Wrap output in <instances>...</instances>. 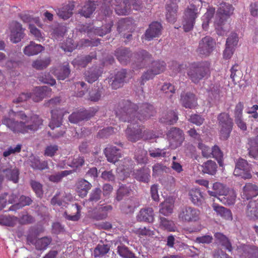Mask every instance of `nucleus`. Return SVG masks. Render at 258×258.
I'll return each instance as SVG.
<instances>
[{
  "mask_svg": "<svg viewBox=\"0 0 258 258\" xmlns=\"http://www.w3.org/2000/svg\"><path fill=\"white\" fill-rule=\"evenodd\" d=\"M154 113L153 105L144 103L139 108L128 100L120 103L119 108L116 111V116L119 120L131 123L125 130V134L127 139L133 142L143 139L144 127L139 125L138 121H144L153 116Z\"/></svg>",
  "mask_w": 258,
  "mask_h": 258,
  "instance_id": "f257e3e1",
  "label": "nucleus"
},
{
  "mask_svg": "<svg viewBox=\"0 0 258 258\" xmlns=\"http://www.w3.org/2000/svg\"><path fill=\"white\" fill-rule=\"evenodd\" d=\"M9 117L5 116L2 122L15 134H26L37 131L42 124V120L36 114L27 115L22 111L11 109Z\"/></svg>",
  "mask_w": 258,
  "mask_h": 258,
  "instance_id": "f03ea898",
  "label": "nucleus"
},
{
  "mask_svg": "<svg viewBox=\"0 0 258 258\" xmlns=\"http://www.w3.org/2000/svg\"><path fill=\"white\" fill-rule=\"evenodd\" d=\"M189 79L195 84H198L210 75V64L207 61H197L191 63L187 70Z\"/></svg>",
  "mask_w": 258,
  "mask_h": 258,
  "instance_id": "7ed1b4c3",
  "label": "nucleus"
},
{
  "mask_svg": "<svg viewBox=\"0 0 258 258\" xmlns=\"http://www.w3.org/2000/svg\"><path fill=\"white\" fill-rule=\"evenodd\" d=\"M220 128V137L222 140H226L230 136L233 127L232 119L228 113L222 112L217 117Z\"/></svg>",
  "mask_w": 258,
  "mask_h": 258,
  "instance_id": "20e7f679",
  "label": "nucleus"
},
{
  "mask_svg": "<svg viewBox=\"0 0 258 258\" xmlns=\"http://www.w3.org/2000/svg\"><path fill=\"white\" fill-rule=\"evenodd\" d=\"M200 211L191 206H183L181 207L178 212V218L183 222H195L199 220Z\"/></svg>",
  "mask_w": 258,
  "mask_h": 258,
  "instance_id": "39448f33",
  "label": "nucleus"
},
{
  "mask_svg": "<svg viewBox=\"0 0 258 258\" xmlns=\"http://www.w3.org/2000/svg\"><path fill=\"white\" fill-rule=\"evenodd\" d=\"M199 14V8L194 5H190L186 9L182 22L184 31L189 32L192 29L195 20L198 17Z\"/></svg>",
  "mask_w": 258,
  "mask_h": 258,
  "instance_id": "423d86ee",
  "label": "nucleus"
},
{
  "mask_svg": "<svg viewBox=\"0 0 258 258\" xmlns=\"http://www.w3.org/2000/svg\"><path fill=\"white\" fill-rule=\"evenodd\" d=\"M215 46V40L209 36H206L199 41L197 52L201 57H207L212 53Z\"/></svg>",
  "mask_w": 258,
  "mask_h": 258,
  "instance_id": "0eeeda50",
  "label": "nucleus"
},
{
  "mask_svg": "<svg viewBox=\"0 0 258 258\" xmlns=\"http://www.w3.org/2000/svg\"><path fill=\"white\" fill-rule=\"evenodd\" d=\"M142 8L141 0H123L119 5L115 8V12L118 15H128L132 9L140 10Z\"/></svg>",
  "mask_w": 258,
  "mask_h": 258,
  "instance_id": "6e6552de",
  "label": "nucleus"
},
{
  "mask_svg": "<svg viewBox=\"0 0 258 258\" xmlns=\"http://www.w3.org/2000/svg\"><path fill=\"white\" fill-rule=\"evenodd\" d=\"M250 169V166L247 161L240 158L235 162V167L233 174L235 176H240L244 179H250L252 177Z\"/></svg>",
  "mask_w": 258,
  "mask_h": 258,
  "instance_id": "1a4fd4ad",
  "label": "nucleus"
},
{
  "mask_svg": "<svg viewBox=\"0 0 258 258\" xmlns=\"http://www.w3.org/2000/svg\"><path fill=\"white\" fill-rule=\"evenodd\" d=\"M170 146L175 149L180 146L184 140V134L179 128L172 127L167 133Z\"/></svg>",
  "mask_w": 258,
  "mask_h": 258,
  "instance_id": "9d476101",
  "label": "nucleus"
},
{
  "mask_svg": "<svg viewBox=\"0 0 258 258\" xmlns=\"http://www.w3.org/2000/svg\"><path fill=\"white\" fill-rule=\"evenodd\" d=\"M97 109L91 108L89 110H81L79 111L72 113L69 117V120L72 123H77L85 119H88L93 116Z\"/></svg>",
  "mask_w": 258,
  "mask_h": 258,
  "instance_id": "9b49d317",
  "label": "nucleus"
},
{
  "mask_svg": "<svg viewBox=\"0 0 258 258\" xmlns=\"http://www.w3.org/2000/svg\"><path fill=\"white\" fill-rule=\"evenodd\" d=\"M162 29V27L160 23L153 22L149 25L142 38L150 41L154 38L158 37L161 34Z\"/></svg>",
  "mask_w": 258,
  "mask_h": 258,
  "instance_id": "f8f14e48",
  "label": "nucleus"
},
{
  "mask_svg": "<svg viewBox=\"0 0 258 258\" xmlns=\"http://www.w3.org/2000/svg\"><path fill=\"white\" fill-rule=\"evenodd\" d=\"M135 60L133 68L140 69L145 67L151 61V55L145 50L136 52L134 55Z\"/></svg>",
  "mask_w": 258,
  "mask_h": 258,
  "instance_id": "ddd939ff",
  "label": "nucleus"
},
{
  "mask_svg": "<svg viewBox=\"0 0 258 258\" xmlns=\"http://www.w3.org/2000/svg\"><path fill=\"white\" fill-rule=\"evenodd\" d=\"M11 33L10 40L14 43L19 42L24 36V30L22 25L17 22H14L11 25Z\"/></svg>",
  "mask_w": 258,
  "mask_h": 258,
  "instance_id": "4468645a",
  "label": "nucleus"
},
{
  "mask_svg": "<svg viewBox=\"0 0 258 258\" xmlns=\"http://www.w3.org/2000/svg\"><path fill=\"white\" fill-rule=\"evenodd\" d=\"M126 75V71L122 69L117 71L113 76L111 77L110 81L111 82V86L112 89H117L121 87L125 82Z\"/></svg>",
  "mask_w": 258,
  "mask_h": 258,
  "instance_id": "2eb2a0df",
  "label": "nucleus"
},
{
  "mask_svg": "<svg viewBox=\"0 0 258 258\" xmlns=\"http://www.w3.org/2000/svg\"><path fill=\"white\" fill-rule=\"evenodd\" d=\"M137 220L139 222L153 223L154 220V213L153 209L147 207L141 209L136 217Z\"/></svg>",
  "mask_w": 258,
  "mask_h": 258,
  "instance_id": "dca6fc26",
  "label": "nucleus"
},
{
  "mask_svg": "<svg viewBox=\"0 0 258 258\" xmlns=\"http://www.w3.org/2000/svg\"><path fill=\"white\" fill-rule=\"evenodd\" d=\"M104 153L107 161L110 163H115L118 162L119 158L121 157L119 149L112 146L105 148Z\"/></svg>",
  "mask_w": 258,
  "mask_h": 258,
  "instance_id": "f3484780",
  "label": "nucleus"
},
{
  "mask_svg": "<svg viewBox=\"0 0 258 258\" xmlns=\"http://www.w3.org/2000/svg\"><path fill=\"white\" fill-rule=\"evenodd\" d=\"M258 195V186L252 183H247L243 187L242 198L248 200Z\"/></svg>",
  "mask_w": 258,
  "mask_h": 258,
  "instance_id": "a211bd4d",
  "label": "nucleus"
},
{
  "mask_svg": "<svg viewBox=\"0 0 258 258\" xmlns=\"http://www.w3.org/2000/svg\"><path fill=\"white\" fill-rule=\"evenodd\" d=\"M140 205L139 201L138 199L135 197L125 200L120 205L121 210L125 213H130L134 212L135 209Z\"/></svg>",
  "mask_w": 258,
  "mask_h": 258,
  "instance_id": "6ab92c4d",
  "label": "nucleus"
},
{
  "mask_svg": "<svg viewBox=\"0 0 258 258\" xmlns=\"http://www.w3.org/2000/svg\"><path fill=\"white\" fill-rule=\"evenodd\" d=\"M51 89L46 86L36 87L34 90L32 96L33 100L35 102H39L44 98L50 96Z\"/></svg>",
  "mask_w": 258,
  "mask_h": 258,
  "instance_id": "aec40b11",
  "label": "nucleus"
},
{
  "mask_svg": "<svg viewBox=\"0 0 258 258\" xmlns=\"http://www.w3.org/2000/svg\"><path fill=\"white\" fill-rule=\"evenodd\" d=\"M233 8L231 5L226 3H222L220 4L216 16V18H221V20H225L226 17L233 13Z\"/></svg>",
  "mask_w": 258,
  "mask_h": 258,
  "instance_id": "412c9836",
  "label": "nucleus"
},
{
  "mask_svg": "<svg viewBox=\"0 0 258 258\" xmlns=\"http://www.w3.org/2000/svg\"><path fill=\"white\" fill-rule=\"evenodd\" d=\"M112 210V207L109 205H99L94 213L93 218L96 220H101L107 217L108 213Z\"/></svg>",
  "mask_w": 258,
  "mask_h": 258,
  "instance_id": "4be33fe9",
  "label": "nucleus"
},
{
  "mask_svg": "<svg viewBox=\"0 0 258 258\" xmlns=\"http://www.w3.org/2000/svg\"><path fill=\"white\" fill-rule=\"evenodd\" d=\"M68 113L61 110H51V119L49 124V127L52 130L59 127L62 123L63 116Z\"/></svg>",
  "mask_w": 258,
  "mask_h": 258,
  "instance_id": "5701e85b",
  "label": "nucleus"
},
{
  "mask_svg": "<svg viewBox=\"0 0 258 258\" xmlns=\"http://www.w3.org/2000/svg\"><path fill=\"white\" fill-rule=\"evenodd\" d=\"M180 101L182 105L186 108H193L197 105L196 96L191 93L181 94Z\"/></svg>",
  "mask_w": 258,
  "mask_h": 258,
  "instance_id": "b1692460",
  "label": "nucleus"
},
{
  "mask_svg": "<svg viewBox=\"0 0 258 258\" xmlns=\"http://www.w3.org/2000/svg\"><path fill=\"white\" fill-rule=\"evenodd\" d=\"M115 55L120 63L126 64L130 60L132 53L127 48H119L115 51Z\"/></svg>",
  "mask_w": 258,
  "mask_h": 258,
  "instance_id": "393cba45",
  "label": "nucleus"
},
{
  "mask_svg": "<svg viewBox=\"0 0 258 258\" xmlns=\"http://www.w3.org/2000/svg\"><path fill=\"white\" fill-rule=\"evenodd\" d=\"M92 187L91 184L85 179H81L76 183V190L80 197H86Z\"/></svg>",
  "mask_w": 258,
  "mask_h": 258,
  "instance_id": "a878e982",
  "label": "nucleus"
},
{
  "mask_svg": "<svg viewBox=\"0 0 258 258\" xmlns=\"http://www.w3.org/2000/svg\"><path fill=\"white\" fill-rule=\"evenodd\" d=\"M241 258H258V247L253 245H244L241 249Z\"/></svg>",
  "mask_w": 258,
  "mask_h": 258,
  "instance_id": "bb28decb",
  "label": "nucleus"
},
{
  "mask_svg": "<svg viewBox=\"0 0 258 258\" xmlns=\"http://www.w3.org/2000/svg\"><path fill=\"white\" fill-rule=\"evenodd\" d=\"M236 195L233 190H226L225 194L217 197V199L225 205H232L235 202Z\"/></svg>",
  "mask_w": 258,
  "mask_h": 258,
  "instance_id": "cd10ccee",
  "label": "nucleus"
},
{
  "mask_svg": "<svg viewBox=\"0 0 258 258\" xmlns=\"http://www.w3.org/2000/svg\"><path fill=\"white\" fill-rule=\"evenodd\" d=\"M74 7V2H70L61 8L58 9L57 14L61 19L67 20L72 16Z\"/></svg>",
  "mask_w": 258,
  "mask_h": 258,
  "instance_id": "c85d7f7f",
  "label": "nucleus"
},
{
  "mask_svg": "<svg viewBox=\"0 0 258 258\" xmlns=\"http://www.w3.org/2000/svg\"><path fill=\"white\" fill-rule=\"evenodd\" d=\"M256 131L257 134L256 137L249 139L248 142V154L253 158L258 157V128Z\"/></svg>",
  "mask_w": 258,
  "mask_h": 258,
  "instance_id": "c756f323",
  "label": "nucleus"
},
{
  "mask_svg": "<svg viewBox=\"0 0 258 258\" xmlns=\"http://www.w3.org/2000/svg\"><path fill=\"white\" fill-rule=\"evenodd\" d=\"M212 207L213 210L218 215H219L227 220L232 219V213L230 210L221 206L216 203H213Z\"/></svg>",
  "mask_w": 258,
  "mask_h": 258,
  "instance_id": "7c9ffc66",
  "label": "nucleus"
},
{
  "mask_svg": "<svg viewBox=\"0 0 258 258\" xmlns=\"http://www.w3.org/2000/svg\"><path fill=\"white\" fill-rule=\"evenodd\" d=\"M178 7L176 3L170 2L166 6V19L170 23H174L176 19V13Z\"/></svg>",
  "mask_w": 258,
  "mask_h": 258,
  "instance_id": "2f4dec72",
  "label": "nucleus"
},
{
  "mask_svg": "<svg viewBox=\"0 0 258 258\" xmlns=\"http://www.w3.org/2000/svg\"><path fill=\"white\" fill-rule=\"evenodd\" d=\"M134 177L138 180L144 182H148L150 180V170L148 168H141L135 170Z\"/></svg>",
  "mask_w": 258,
  "mask_h": 258,
  "instance_id": "473e14b6",
  "label": "nucleus"
},
{
  "mask_svg": "<svg viewBox=\"0 0 258 258\" xmlns=\"http://www.w3.org/2000/svg\"><path fill=\"white\" fill-rule=\"evenodd\" d=\"M30 165L34 169L42 170L48 168L46 161H40L39 157L32 156L29 158Z\"/></svg>",
  "mask_w": 258,
  "mask_h": 258,
  "instance_id": "72a5a7b5",
  "label": "nucleus"
},
{
  "mask_svg": "<svg viewBox=\"0 0 258 258\" xmlns=\"http://www.w3.org/2000/svg\"><path fill=\"white\" fill-rule=\"evenodd\" d=\"M209 98L212 101L218 100L221 97L220 86L218 84H211L207 88Z\"/></svg>",
  "mask_w": 258,
  "mask_h": 258,
  "instance_id": "f704fd0d",
  "label": "nucleus"
},
{
  "mask_svg": "<svg viewBox=\"0 0 258 258\" xmlns=\"http://www.w3.org/2000/svg\"><path fill=\"white\" fill-rule=\"evenodd\" d=\"M246 214L250 219H258V203L256 201H250L247 206Z\"/></svg>",
  "mask_w": 258,
  "mask_h": 258,
  "instance_id": "c9c22d12",
  "label": "nucleus"
},
{
  "mask_svg": "<svg viewBox=\"0 0 258 258\" xmlns=\"http://www.w3.org/2000/svg\"><path fill=\"white\" fill-rule=\"evenodd\" d=\"M216 241L217 243L221 245L229 251H231L232 247L229 239L223 234L220 232H217L214 235Z\"/></svg>",
  "mask_w": 258,
  "mask_h": 258,
  "instance_id": "e433bc0d",
  "label": "nucleus"
},
{
  "mask_svg": "<svg viewBox=\"0 0 258 258\" xmlns=\"http://www.w3.org/2000/svg\"><path fill=\"white\" fill-rule=\"evenodd\" d=\"M43 49L44 47L41 45L32 41L29 45L25 47L24 53L28 56L34 55L41 52Z\"/></svg>",
  "mask_w": 258,
  "mask_h": 258,
  "instance_id": "4c0bfd02",
  "label": "nucleus"
},
{
  "mask_svg": "<svg viewBox=\"0 0 258 258\" xmlns=\"http://www.w3.org/2000/svg\"><path fill=\"white\" fill-rule=\"evenodd\" d=\"M96 4L95 3V1L89 0L87 2L84 6L82 7L79 13L86 18H89L93 14L95 10Z\"/></svg>",
  "mask_w": 258,
  "mask_h": 258,
  "instance_id": "58836bf2",
  "label": "nucleus"
},
{
  "mask_svg": "<svg viewBox=\"0 0 258 258\" xmlns=\"http://www.w3.org/2000/svg\"><path fill=\"white\" fill-rule=\"evenodd\" d=\"M189 199L191 202L198 206L202 205L204 198L200 190L198 189H191L189 192Z\"/></svg>",
  "mask_w": 258,
  "mask_h": 258,
  "instance_id": "ea45409f",
  "label": "nucleus"
},
{
  "mask_svg": "<svg viewBox=\"0 0 258 258\" xmlns=\"http://www.w3.org/2000/svg\"><path fill=\"white\" fill-rule=\"evenodd\" d=\"M212 188L213 191L208 190V192L210 196L217 198L222 195L225 194L227 188L223 184L220 182H215L213 183Z\"/></svg>",
  "mask_w": 258,
  "mask_h": 258,
  "instance_id": "a19ab883",
  "label": "nucleus"
},
{
  "mask_svg": "<svg viewBox=\"0 0 258 258\" xmlns=\"http://www.w3.org/2000/svg\"><path fill=\"white\" fill-rule=\"evenodd\" d=\"M178 120L177 113L172 110H170L162 115L160 118V121L168 125L175 123Z\"/></svg>",
  "mask_w": 258,
  "mask_h": 258,
  "instance_id": "79ce46f5",
  "label": "nucleus"
},
{
  "mask_svg": "<svg viewBox=\"0 0 258 258\" xmlns=\"http://www.w3.org/2000/svg\"><path fill=\"white\" fill-rule=\"evenodd\" d=\"M51 237L44 236L37 239L35 241V247L37 250H44L51 242Z\"/></svg>",
  "mask_w": 258,
  "mask_h": 258,
  "instance_id": "37998d69",
  "label": "nucleus"
},
{
  "mask_svg": "<svg viewBox=\"0 0 258 258\" xmlns=\"http://www.w3.org/2000/svg\"><path fill=\"white\" fill-rule=\"evenodd\" d=\"M131 191L132 189L130 187L126 185H121L116 191V196L115 198V200L117 202L121 201L129 196Z\"/></svg>",
  "mask_w": 258,
  "mask_h": 258,
  "instance_id": "c03bdc74",
  "label": "nucleus"
},
{
  "mask_svg": "<svg viewBox=\"0 0 258 258\" xmlns=\"http://www.w3.org/2000/svg\"><path fill=\"white\" fill-rule=\"evenodd\" d=\"M3 172L6 177L9 180L13 181L14 183L18 182L19 180V171L16 168L14 169H3Z\"/></svg>",
  "mask_w": 258,
  "mask_h": 258,
  "instance_id": "a18cd8bd",
  "label": "nucleus"
},
{
  "mask_svg": "<svg viewBox=\"0 0 258 258\" xmlns=\"http://www.w3.org/2000/svg\"><path fill=\"white\" fill-rule=\"evenodd\" d=\"M32 202V200L28 197H26L24 196H22L19 198V203L12 206L10 208V210L11 211H15L17 209H19L22 208V207L29 205Z\"/></svg>",
  "mask_w": 258,
  "mask_h": 258,
  "instance_id": "49530a36",
  "label": "nucleus"
},
{
  "mask_svg": "<svg viewBox=\"0 0 258 258\" xmlns=\"http://www.w3.org/2000/svg\"><path fill=\"white\" fill-rule=\"evenodd\" d=\"M217 168L216 162L212 160H208L202 165L203 171L211 175L215 174Z\"/></svg>",
  "mask_w": 258,
  "mask_h": 258,
  "instance_id": "de8ad7c7",
  "label": "nucleus"
},
{
  "mask_svg": "<svg viewBox=\"0 0 258 258\" xmlns=\"http://www.w3.org/2000/svg\"><path fill=\"white\" fill-rule=\"evenodd\" d=\"M148 152L150 157L154 158L166 157L169 154L165 148H150Z\"/></svg>",
  "mask_w": 258,
  "mask_h": 258,
  "instance_id": "09e8293b",
  "label": "nucleus"
},
{
  "mask_svg": "<svg viewBox=\"0 0 258 258\" xmlns=\"http://www.w3.org/2000/svg\"><path fill=\"white\" fill-rule=\"evenodd\" d=\"M160 226L161 228L169 231H175L176 229L173 221L164 217H160Z\"/></svg>",
  "mask_w": 258,
  "mask_h": 258,
  "instance_id": "8fccbe9b",
  "label": "nucleus"
},
{
  "mask_svg": "<svg viewBox=\"0 0 258 258\" xmlns=\"http://www.w3.org/2000/svg\"><path fill=\"white\" fill-rule=\"evenodd\" d=\"M147 151L142 147H140L135 151V159L138 163L143 164L147 162Z\"/></svg>",
  "mask_w": 258,
  "mask_h": 258,
  "instance_id": "3c124183",
  "label": "nucleus"
},
{
  "mask_svg": "<svg viewBox=\"0 0 258 258\" xmlns=\"http://www.w3.org/2000/svg\"><path fill=\"white\" fill-rule=\"evenodd\" d=\"M117 253L123 258H134L135 257L134 253L129 250L128 248L120 244L117 246Z\"/></svg>",
  "mask_w": 258,
  "mask_h": 258,
  "instance_id": "603ef678",
  "label": "nucleus"
},
{
  "mask_svg": "<svg viewBox=\"0 0 258 258\" xmlns=\"http://www.w3.org/2000/svg\"><path fill=\"white\" fill-rule=\"evenodd\" d=\"M231 75L230 78L232 79V81L236 83V82H238L242 76V73L240 70V67L235 64L234 65L230 70Z\"/></svg>",
  "mask_w": 258,
  "mask_h": 258,
  "instance_id": "864d4df0",
  "label": "nucleus"
},
{
  "mask_svg": "<svg viewBox=\"0 0 258 258\" xmlns=\"http://www.w3.org/2000/svg\"><path fill=\"white\" fill-rule=\"evenodd\" d=\"M72 173V170H64L49 176L48 179L53 182H58L62 178L70 175Z\"/></svg>",
  "mask_w": 258,
  "mask_h": 258,
  "instance_id": "5fc2aeb1",
  "label": "nucleus"
},
{
  "mask_svg": "<svg viewBox=\"0 0 258 258\" xmlns=\"http://www.w3.org/2000/svg\"><path fill=\"white\" fill-rule=\"evenodd\" d=\"M109 249L110 247L107 244H98L94 250V255L95 257L103 256Z\"/></svg>",
  "mask_w": 258,
  "mask_h": 258,
  "instance_id": "6e6d98bb",
  "label": "nucleus"
},
{
  "mask_svg": "<svg viewBox=\"0 0 258 258\" xmlns=\"http://www.w3.org/2000/svg\"><path fill=\"white\" fill-rule=\"evenodd\" d=\"M166 67V64L164 61H155L152 63L150 69L153 71V74L158 75L163 72Z\"/></svg>",
  "mask_w": 258,
  "mask_h": 258,
  "instance_id": "4d7b16f0",
  "label": "nucleus"
},
{
  "mask_svg": "<svg viewBox=\"0 0 258 258\" xmlns=\"http://www.w3.org/2000/svg\"><path fill=\"white\" fill-rule=\"evenodd\" d=\"M18 220L15 216H5L0 218V224L3 225L13 227Z\"/></svg>",
  "mask_w": 258,
  "mask_h": 258,
  "instance_id": "13d9d810",
  "label": "nucleus"
},
{
  "mask_svg": "<svg viewBox=\"0 0 258 258\" xmlns=\"http://www.w3.org/2000/svg\"><path fill=\"white\" fill-rule=\"evenodd\" d=\"M50 59L47 57L44 59H37L34 61L32 63V66L37 70H42L46 68L50 64Z\"/></svg>",
  "mask_w": 258,
  "mask_h": 258,
  "instance_id": "bf43d9fd",
  "label": "nucleus"
},
{
  "mask_svg": "<svg viewBox=\"0 0 258 258\" xmlns=\"http://www.w3.org/2000/svg\"><path fill=\"white\" fill-rule=\"evenodd\" d=\"M30 185L37 197L41 198L43 196V191L42 184L36 180H31Z\"/></svg>",
  "mask_w": 258,
  "mask_h": 258,
  "instance_id": "052dcab7",
  "label": "nucleus"
},
{
  "mask_svg": "<svg viewBox=\"0 0 258 258\" xmlns=\"http://www.w3.org/2000/svg\"><path fill=\"white\" fill-rule=\"evenodd\" d=\"M173 205L168 202L162 203L160 206L159 212L164 216H168L172 213Z\"/></svg>",
  "mask_w": 258,
  "mask_h": 258,
  "instance_id": "680f3d73",
  "label": "nucleus"
},
{
  "mask_svg": "<svg viewBox=\"0 0 258 258\" xmlns=\"http://www.w3.org/2000/svg\"><path fill=\"white\" fill-rule=\"evenodd\" d=\"M101 12L106 16H109L112 13L110 8V0H101Z\"/></svg>",
  "mask_w": 258,
  "mask_h": 258,
  "instance_id": "e2e57ef3",
  "label": "nucleus"
},
{
  "mask_svg": "<svg viewBox=\"0 0 258 258\" xmlns=\"http://www.w3.org/2000/svg\"><path fill=\"white\" fill-rule=\"evenodd\" d=\"M86 80L90 83H92L96 81L98 77L99 74L98 71L96 69H90L85 73Z\"/></svg>",
  "mask_w": 258,
  "mask_h": 258,
  "instance_id": "0e129e2a",
  "label": "nucleus"
},
{
  "mask_svg": "<svg viewBox=\"0 0 258 258\" xmlns=\"http://www.w3.org/2000/svg\"><path fill=\"white\" fill-rule=\"evenodd\" d=\"M225 20H221V18H215V25L216 32L219 35H224L226 34V30L224 28V22Z\"/></svg>",
  "mask_w": 258,
  "mask_h": 258,
  "instance_id": "69168bd1",
  "label": "nucleus"
},
{
  "mask_svg": "<svg viewBox=\"0 0 258 258\" xmlns=\"http://www.w3.org/2000/svg\"><path fill=\"white\" fill-rule=\"evenodd\" d=\"M38 79L41 82L50 84L51 86L55 85L56 83L55 79L51 77L49 73H42L39 76Z\"/></svg>",
  "mask_w": 258,
  "mask_h": 258,
  "instance_id": "338daca9",
  "label": "nucleus"
},
{
  "mask_svg": "<svg viewBox=\"0 0 258 258\" xmlns=\"http://www.w3.org/2000/svg\"><path fill=\"white\" fill-rule=\"evenodd\" d=\"M102 190L99 188L93 189L89 195L88 201L91 202H97L99 201L101 196Z\"/></svg>",
  "mask_w": 258,
  "mask_h": 258,
  "instance_id": "774afa93",
  "label": "nucleus"
}]
</instances>
